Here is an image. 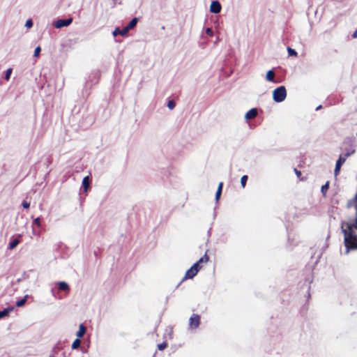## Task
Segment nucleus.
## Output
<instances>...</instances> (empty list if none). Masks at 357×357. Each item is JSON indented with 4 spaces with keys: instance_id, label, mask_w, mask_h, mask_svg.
Returning a JSON list of instances; mask_svg holds the SVG:
<instances>
[{
    "instance_id": "obj_19",
    "label": "nucleus",
    "mask_w": 357,
    "mask_h": 357,
    "mask_svg": "<svg viewBox=\"0 0 357 357\" xmlns=\"http://www.w3.org/2000/svg\"><path fill=\"white\" fill-rule=\"evenodd\" d=\"M20 243V241L18 239H14L13 241H11L10 243H9V248L10 250H13Z\"/></svg>"
},
{
    "instance_id": "obj_10",
    "label": "nucleus",
    "mask_w": 357,
    "mask_h": 357,
    "mask_svg": "<svg viewBox=\"0 0 357 357\" xmlns=\"http://www.w3.org/2000/svg\"><path fill=\"white\" fill-rule=\"evenodd\" d=\"M86 327L84 326L83 324H81L79 326L78 331L76 333V336L77 337V338L79 339L84 335V334L86 333Z\"/></svg>"
},
{
    "instance_id": "obj_35",
    "label": "nucleus",
    "mask_w": 357,
    "mask_h": 357,
    "mask_svg": "<svg viewBox=\"0 0 357 357\" xmlns=\"http://www.w3.org/2000/svg\"><path fill=\"white\" fill-rule=\"evenodd\" d=\"M321 107V105H319V107H317L316 108V110H319Z\"/></svg>"
},
{
    "instance_id": "obj_14",
    "label": "nucleus",
    "mask_w": 357,
    "mask_h": 357,
    "mask_svg": "<svg viewBox=\"0 0 357 357\" xmlns=\"http://www.w3.org/2000/svg\"><path fill=\"white\" fill-rule=\"evenodd\" d=\"M13 310V307H10L5 308L2 311H0V319H2L3 317L8 316L9 314V313L10 312H12Z\"/></svg>"
},
{
    "instance_id": "obj_36",
    "label": "nucleus",
    "mask_w": 357,
    "mask_h": 357,
    "mask_svg": "<svg viewBox=\"0 0 357 357\" xmlns=\"http://www.w3.org/2000/svg\"><path fill=\"white\" fill-rule=\"evenodd\" d=\"M33 234H36V233H35V231H34V229H33Z\"/></svg>"
},
{
    "instance_id": "obj_21",
    "label": "nucleus",
    "mask_w": 357,
    "mask_h": 357,
    "mask_svg": "<svg viewBox=\"0 0 357 357\" xmlns=\"http://www.w3.org/2000/svg\"><path fill=\"white\" fill-rule=\"evenodd\" d=\"M12 72H13V69L11 68H8L6 71V74H5V79L6 80H9L10 78V75L12 74Z\"/></svg>"
},
{
    "instance_id": "obj_16",
    "label": "nucleus",
    "mask_w": 357,
    "mask_h": 357,
    "mask_svg": "<svg viewBox=\"0 0 357 357\" xmlns=\"http://www.w3.org/2000/svg\"><path fill=\"white\" fill-rule=\"evenodd\" d=\"M28 297H29V295H25L22 299L17 301L16 302V306L17 307H22L26 302Z\"/></svg>"
},
{
    "instance_id": "obj_11",
    "label": "nucleus",
    "mask_w": 357,
    "mask_h": 357,
    "mask_svg": "<svg viewBox=\"0 0 357 357\" xmlns=\"http://www.w3.org/2000/svg\"><path fill=\"white\" fill-rule=\"evenodd\" d=\"M58 288L60 291H70L69 285L66 282H59L57 283Z\"/></svg>"
},
{
    "instance_id": "obj_23",
    "label": "nucleus",
    "mask_w": 357,
    "mask_h": 357,
    "mask_svg": "<svg viewBox=\"0 0 357 357\" xmlns=\"http://www.w3.org/2000/svg\"><path fill=\"white\" fill-rule=\"evenodd\" d=\"M287 52H288L289 56H296L297 55V52H296V50L291 47L287 48Z\"/></svg>"
},
{
    "instance_id": "obj_3",
    "label": "nucleus",
    "mask_w": 357,
    "mask_h": 357,
    "mask_svg": "<svg viewBox=\"0 0 357 357\" xmlns=\"http://www.w3.org/2000/svg\"><path fill=\"white\" fill-rule=\"evenodd\" d=\"M356 151V146L354 144H349L347 147H345L343 149L342 153L340 154L341 156H343L345 160L347 158L352 155Z\"/></svg>"
},
{
    "instance_id": "obj_33",
    "label": "nucleus",
    "mask_w": 357,
    "mask_h": 357,
    "mask_svg": "<svg viewBox=\"0 0 357 357\" xmlns=\"http://www.w3.org/2000/svg\"><path fill=\"white\" fill-rule=\"evenodd\" d=\"M352 37L354 38H357V29L354 32V33L352 35Z\"/></svg>"
},
{
    "instance_id": "obj_13",
    "label": "nucleus",
    "mask_w": 357,
    "mask_h": 357,
    "mask_svg": "<svg viewBox=\"0 0 357 357\" xmlns=\"http://www.w3.org/2000/svg\"><path fill=\"white\" fill-rule=\"evenodd\" d=\"M82 187L84 188V191L86 192H87L89 188V185H90V179H89V176H85L83 180H82Z\"/></svg>"
},
{
    "instance_id": "obj_32",
    "label": "nucleus",
    "mask_w": 357,
    "mask_h": 357,
    "mask_svg": "<svg viewBox=\"0 0 357 357\" xmlns=\"http://www.w3.org/2000/svg\"><path fill=\"white\" fill-rule=\"evenodd\" d=\"M222 185H223V183L222 182H220L218 185V189H220V191H222Z\"/></svg>"
},
{
    "instance_id": "obj_18",
    "label": "nucleus",
    "mask_w": 357,
    "mask_h": 357,
    "mask_svg": "<svg viewBox=\"0 0 357 357\" xmlns=\"http://www.w3.org/2000/svg\"><path fill=\"white\" fill-rule=\"evenodd\" d=\"M81 344V341L79 338H77L76 340H75L72 344V349H77L78 347H79Z\"/></svg>"
},
{
    "instance_id": "obj_15",
    "label": "nucleus",
    "mask_w": 357,
    "mask_h": 357,
    "mask_svg": "<svg viewBox=\"0 0 357 357\" xmlns=\"http://www.w3.org/2000/svg\"><path fill=\"white\" fill-rule=\"evenodd\" d=\"M137 22L138 19L135 17L129 22V24L125 27L128 29V32L136 26Z\"/></svg>"
},
{
    "instance_id": "obj_17",
    "label": "nucleus",
    "mask_w": 357,
    "mask_h": 357,
    "mask_svg": "<svg viewBox=\"0 0 357 357\" xmlns=\"http://www.w3.org/2000/svg\"><path fill=\"white\" fill-rule=\"evenodd\" d=\"M208 261V257L207 256L206 253L201 257L195 264H197L199 266L202 263H206Z\"/></svg>"
},
{
    "instance_id": "obj_8",
    "label": "nucleus",
    "mask_w": 357,
    "mask_h": 357,
    "mask_svg": "<svg viewBox=\"0 0 357 357\" xmlns=\"http://www.w3.org/2000/svg\"><path fill=\"white\" fill-rule=\"evenodd\" d=\"M258 114L257 109L256 108H252L250 109L245 115V118L247 120H250L255 119Z\"/></svg>"
},
{
    "instance_id": "obj_24",
    "label": "nucleus",
    "mask_w": 357,
    "mask_h": 357,
    "mask_svg": "<svg viewBox=\"0 0 357 357\" xmlns=\"http://www.w3.org/2000/svg\"><path fill=\"white\" fill-rule=\"evenodd\" d=\"M328 188H329V184H328V182H327L326 184H324V185L321 186V192L323 194H325L326 192L328 190Z\"/></svg>"
},
{
    "instance_id": "obj_28",
    "label": "nucleus",
    "mask_w": 357,
    "mask_h": 357,
    "mask_svg": "<svg viewBox=\"0 0 357 357\" xmlns=\"http://www.w3.org/2000/svg\"><path fill=\"white\" fill-rule=\"evenodd\" d=\"M40 51H41L40 47H37L35 49V50H34L33 56H34L35 57L38 56V55H39V54H40Z\"/></svg>"
},
{
    "instance_id": "obj_22",
    "label": "nucleus",
    "mask_w": 357,
    "mask_h": 357,
    "mask_svg": "<svg viewBox=\"0 0 357 357\" xmlns=\"http://www.w3.org/2000/svg\"><path fill=\"white\" fill-rule=\"evenodd\" d=\"M167 106L169 109L172 110L175 107L176 103L174 100H169Z\"/></svg>"
},
{
    "instance_id": "obj_26",
    "label": "nucleus",
    "mask_w": 357,
    "mask_h": 357,
    "mask_svg": "<svg viewBox=\"0 0 357 357\" xmlns=\"http://www.w3.org/2000/svg\"><path fill=\"white\" fill-rule=\"evenodd\" d=\"M33 225H36L37 227H40L41 225L40 218H36L33 219Z\"/></svg>"
},
{
    "instance_id": "obj_34",
    "label": "nucleus",
    "mask_w": 357,
    "mask_h": 357,
    "mask_svg": "<svg viewBox=\"0 0 357 357\" xmlns=\"http://www.w3.org/2000/svg\"><path fill=\"white\" fill-rule=\"evenodd\" d=\"M295 170H296V173L297 175H300L301 174L300 172L297 171L296 169H295Z\"/></svg>"
},
{
    "instance_id": "obj_31",
    "label": "nucleus",
    "mask_w": 357,
    "mask_h": 357,
    "mask_svg": "<svg viewBox=\"0 0 357 357\" xmlns=\"http://www.w3.org/2000/svg\"><path fill=\"white\" fill-rule=\"evenodd\" d=\"M206 33L207 35H208L210 36H213V32L211 28H207L206 29Z\"/></svg>"
},
{
    "instance_id": "obj_20",
    "label": "nucleus",
    "mask_w": 357,
    "mask_h": 357,
    "mask_svg": "<svg viewBox=\"0 0 357 357\" xmlns=\"http://www.w3.org/2000/svg\"><path fill=\"white\" fill-rule=\"evenodd\" d=\"M248 176L247 175H243L241 178V186L243 188H244L246 185V183H247V181H248Z\"/></svg>"
},
{
    "instance_id": "obj_1",
    "label": "nucleus",
    "mask_w": 357,
    "mask_h": 357,
    "mask_svg": "<svg viewBox=\"0 0 357 357\" xmlns=\"http://www.w3.org/2000/svg\"><path fill=\"white\" fill-rule=\"evenodd\" d=\"M286 97L287 91L284 86H279L273 91V99L275 102L284 101Z\"/></svg>"
},
{
    "instance_id": "obj_5",
    "label": "nucleus",
    "mask_w": 357,
    "mask_h": 357,
    "mask_svg": "<svg viewBox=\"0 0 357 357\" xmlns=\"http://www.w3.org/2000/svg\"><path fill=\"white\" fill-rule=\"evenodd\" d=\"M72 22H73L72 18H68V19H66V20L60 19V20H56L54 23V26L56 29H61L62 27L69 26L72 23Z\"/></svg>"
},
{
    "instance_id": "obj_4",
    "label": "nucleus",
    "mask_w": 357,
    "mask_h": 357,
    "mask_svg": "<svg viewBox=\"0 0 357 357\" xmlns=\"http://www.w3.org/2000/svg\"><path fill=\"white\" fill-rule=\"evenodd\" d=\"M200 323V317L198 314H192L189 320V328L190 329L197 328Z\"/></svg>"
},
{
    "instance_id": "obj_6",
    "label": "nucleus",
    "mask_w": 357,
    "mask_h": 357,
    "mask_svg": "<svg viewBox=\"0 0 357 357\" xmlns=\"http://www.w3.org/2000/svg\"><path fill=\"white\" fill-rule=\"evenodd\" d=\"M346 160L343 156L340 155L338 160L336 162L335 167L334 170L335 176H337L340 171L342 165L345 162Z\"/></svg>"
},
{
    "instance_id": "obj_30",
    "label": "nucleus",
    "mask_w": 357,
    "mask_h": 357,
    "mask_svg": "<svg viewBox=\"0 0 357 357\" xmlns=\"http://www.w3.org/2000/svg\"><path fill=\"white\" fill-rule=\"evenodd\" d=\"M22 205L24 208H29L30 206V203L26 201H23Z\"/></svg>"
},
{
    "instance_id": "obj_7",
    "label": "nucleus",
    "mask_w": 357,
    "mask_h": 357,
    "mask_svg": "<svg viewBox=\"0 0 357 357\" xmlns=\"http://www.w3.org/2000/svg\"><path fill=\"white\" fill-rule=\"evenodd\" d=\"M221 10V5L218 1H213L210 6V11L213 13L218 14Z\"/></svg>"
},
{
    "instance_id": "obj_27",
    "label": "nucleus",
    "mask_w": 357,
    "mask_h": 357,
    "mask_svg": "<svg viewBox=\"0 0 357 357\" xmlns=\"http://www.w3.org/2000/svg\"><path fill=\"white\" fill-rule=\"evenodd\" d=\"M25 26L27 28V29H30L33 26V22L31 20H26V23H25Z\"/></svg>"
},
{
    "instance_id": "obj_12",
    "label": "nucleus",
    "mask_w": 357,
    "mask_h": 357,
    "mask_svg": "<svg viewBox=\"0 0 357 357\" xmlns=\"http://www.w3.org/2000/svg\"><path fill=\"white\" fill-rule=\"evenodd\" d=\"M266 79L268 82L276 83L275 80V73L273 70H270L266 73Z\"/></svg>"
},
{
    "instance_id": "obj_25",
    "label": "nucleus",
    "mask_w": 357,
    "mask_h": 357,
    "mask_svg": "<svg viewBox=\"0 0 357 357\" xmlns=\"http://www.w3.org/2000/svg\"><path fill=\"white\" fill-rule=\"evenodd\" d=\"M167 347V344L166 342H162L161 344H158V349L160 351L164 350Z\"/></svg>"
},
{
    "instance_id": "obj_9",
    "label": "nucleus",
    "mask_w": 357,
    "mask_h": 357,
    "mask_svg": "<svg viewBox=\"0 0 357 357\" xmlns=\"http://www.w3.org/2000/svg\"><path fill=\"white\" fill-rule=\"evenodd\" d=\"M128 33V29H126L125 27L123 29H120L119 28L117 27L113 31L112 35L114 37H116L118 35L124 36L127 35Z\"/></svg>"
},
{
    "instance_id": "obj_2",
    "label": "nucleus",
    "mask_w": 357,
    "mask_h": 357,
    "mask_svg": "<svg viewBox=\"0 0 357 357\" xmlns=\"http://www.w3.org/2000/svg\"><path fill=\"white\" fill-rule=\"evenodd\" d=\"M201 268V266L197 264H194L185 273L184 280L192 279Z\"/></svg>"
},
{
    "instance_id": "obj_29",
    "label": "nucleus",
    "mask_w": 357,
    "mask_h": 357,
    "mask_svg": "<svg viewBox=\"0 0 357 357\" xmlns=\"http://www.w3.org/2000/svg\"><path fill=\"white\" fill-rule=\"evenodd\" d=\"M222 191H220V189H218L215 193V200L218 201L220 195H221Z\"/></svg>"
}]
</instances>
